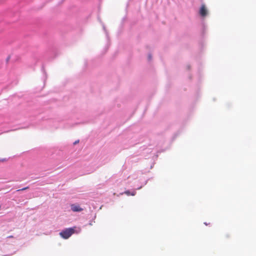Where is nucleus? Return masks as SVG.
Listing matches in <instances>:
<instances>
[{"instance_id": "obj_1", "label": "nucleus", "mask_w": 256, "mask_h": 256, "mask_svg": "<svg viewBox=\"0 0 256 256\" xmlns=\"http://www.w3.org/2000/svg\"><path fill=\"white\" fill-rule=\"evenodd\" d=\"M81 228L76 226H74L73 228H66L65 230L62 231L60 234V236L64 239L69 238L72 234L76 233L78 234L80 232Z\"/></svg>"}, {"instance_id": "obj_2", "label": "nucleus", "mask_w": 256, "mask_h": 256, "mask_svg": "<svg viewBox=\"0 0 256 256\" xmlns=\"http://www.w3.org/2000/svg\"><path fill=\"white\" fill-rule=\"evenodd\" d=\"M200 14L202 17H204L206 16L208 14V10L204 4H202V6L200 10Z\"/></svg>"}, {"instance_id": "obj_3", "label": "nucleus", "mask_w": 256, "mask_h": 256, "mask_svg": "<svg viewBox=\"0 0 256 256\" xmlns=\"http://www.w3.org/2000/svg\"><path fill=\"white\" fill-rule=\"evenodd\" d=\"M71 210L73 212H81L82 210V208H81L80 206L77 204H72L70 206Z\"/></svg>"}, {"instance_id": "obj_4", "label": "nucleus", "mask_w": 256, "mask_h": 256, "mask_svg": "<svg viewBox=\"0 0 256 256\" xmlns=\"http://www.w3.org/2000/svg\"><path fill=\"white\" fill-rule=\"evenodd\" d=\"M124 193L126 194L128 196H129L130 194H131L132 196H134L136 194V192H133L132 193L130 194V192L128 190L126 191Z\"/></svg>"}, {"instance_id": "obj_5", "label": "nucleus", "mask_w": 256, "mask_h": 256, "mask_svg": "<svg viewBox=\"0 0 256 256\" xmlns=\"http://www.w3.org/2000/svg\"><path fill=\"white\" fill-rule=\"evenodd\" d=\"M28 188V187H26V188H23L22 189L18 190V191L24 190H27Z\"/></svg>"}, {"instance_id": "obj_6", "label": "nucleus", "mask_w": 256, "mask_h": 256, "mask_svg": "<svg viewBox=\"0 0 256 256\" xmlns=\"http://www.w3.org/2000/svg\"><path fill=\"white\" fill-rule=\"evenodd\" d=\"M6 160H7L6 158L0 159V162H5Z\"/></svg>"}, {"instance_id": "obj_7", "label": "nucleus", "mask_w": 256, "mask_h": 256, "mask_svg": "<svg viewBox=\"0 0 256 256\" xmlns=\"http://www.w3.org/2000/svg\"><path fill=\"white\" fill-rule=\"evenodd\" d=\"M78 142H79V140H78L76 141V142H74V144H76L78 143Z\"/></svg>"}, {"instance_id": "obj_8", "label": "nucleus", "mask_w": 256, "mask_h": 256, "mask_svg": "<svg viewBox=\"0 0 256 256\" xmlns=\"http://www.w3.org/2000/svg\"><path fill=\"white\" fill-rule=\"evenodd\" d=\"M148 58H149V60H151L152 57H151V56H150V55H149V56H148Z\"/></svg>"}, {"instance_id": "obj_9", "label": "nucleus", "mask_w": 256, "mask_h": 256, "mask_svg": "<svg viewBox=\"0 0 256 256\" xmlns=\"http://www.w3.org/2000/svg\"><path fill=\"white\" fill-rule=\"evenodd\" d=\"M8 238H12V236H8Z\"/></svg>"}]
</instances>
